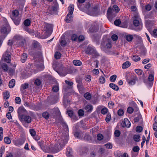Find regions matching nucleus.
Here are the masks:
<instances>
[{
    "label": "nucleus",
    "mask_w": 157,
    "mask_h": 157,
    "mask_svg": "<svg viewBox=\"0 0 157 157\" xmlns=\"http://www.w3.org/2000/svg\"><path fill=\"white\" fill-rule=\"evenodd\" d=\"M67 133H60L58 136V144H56L54 146L50 148V151L53 153L59 152L65 146L68 140Z\"/></svg>",
    "instance_id": "nucleus-1"
},
{
    "label": "nucleus",
    "mask_w": 157,
    "mask_h": 157,
    "mask_svg": "<svg viewBox=\"0 0 157 157\" xmlns=\"http://www.w3.org/2000/svg\"><path fill=\"white\" fill-rule=\"evenodd\" d=\"M44 26L43 31L44 32V36L41 37L42 39H45L49 36L52 34L53 30L52 26L51 24L44 22Z\"/></svg>",
    "instance_id": "nucleus-2"
},
{
    "label": "nucleus",
    "mask_w": 157,
    "mask_h": 157,
    "mask_svg": "<svg viewBox=\"0 0 157 157\" xmlns=\"http://www.w3.org/2000/svg\"><path fill=\"white\" fill-rule=\"evenodd\" d=\"M86 52L88 54H91L95 58H97L99 55L95 49L91 47H88L86 50Z\"/></svg>",
    "instance_id": "nucleus-3"
},
{
    "label": "nucleus",
    "mask_w": 157,
    "mask_h": 157,
    "mask_svg": "<svg viewBox=\"0 0 157 157\" xmlns=\"http://www.w3.org/2000/svg\"><path fill=\"white\" fill-rule=\"evenodd\" d=\"M117 13L116 11L112 10L110 7H109L107 11V17L109 19L111 20L116 16Z\"/></svg>",
    "instance_id": "nucleus-4"
},
{
    "label": "nucleus",
    "mask_w": 157,
    "mask_h": 157,
    "mask_svg": "<svg viewBox=\"0 0 157 157\" xmlns=\"http://www.w3.org/2000/svg\"><path fill=\"white\" fill-rule=\"evenodd\" d=\"M112 47L110 42H107L106 41H103L101 43V48L103 51H105L106 49H109Z\"/></svg>",
    "instance_id": "nucleus-5"
},
{
    "label": "nucleus",
    "mask_w": 157,
    "mask_h": 157,
    "mask_svg": "<svg viewBox=\"0 0 157 157\" xmlns=\"http://www.w3.org/2000/svg\"><path fill=\"white\" fill-rule=\"evenodd\" d=\"M134 25L136 27L138 26L136 28L135 30L136 31H139L141 30L142 29L143 26L141 25H140V22L138 19H134L133 21Z\"/></svg>",
    "instance_id": "nucleus-6"
},
{
    "label": "nucleus",
    "mask_w": 157,
    "mask_h": 157,
    "mask_svg": "<svg viewBox=\"0 0 157 157\" xmlns=\"http://www.w3.org/2000/svg\"><path fill=\"white\" fill-rule=\"evenodd\" d=\"M2 59H3L7 63L10 62L11 60L10 56L8 53V52L6 51L3 55Z\"/></svg>",
    "instance_id": "nucleus-7"
},
{
    "label": "nucleus",
    "mask_w": 157,
    "mask_h": 157,
    "mask_svg": "<svg viewBox=\"0 0 157 157\" xmlns=\"http://www.w3.org/2000/svg\"><path fill=\"white\" fill-rule=\"evenodd\" d=\"M25 141L24 139H19L15 140L14 142V144L16 146L19 147L23 144Z\"/></svg>",
    "instance_id": "nucleus-8"
},
{
    "label": "nucleus",
    "mask_w": 157,
    "mask_h": 157,
    "mask_svg": "<svg viewBox=\"0 0 157 157\" xmlns=\"http://www.w3.org/2000/svg\"><path fill=\"white\" fill-rule=\"evenodd\" d=\"M98 13V7H95L91 11H89L87 12V13L90 15L92 16H95L97 15Z\"/></svg>",
    "instance_id": "nucleus-9"
},
{
    "label": "nucleus",
    "mask_w": 157,
    "mask_h": 157,
    "mask_svg": "<svg viewBox=\"0 0 157 157\" xmlns=\"http://www.w3.org/2000/svg\"><path fill=\"white\" fill-rule=\"evenodd\" d=\"M33 56L34 59L35 61H37V59L39 60L41 58V53L40 50H38L36 52L33 54Z\"/></svg>",
    "instance_id": "nucleus-10"
},
{
    "label": "nucleus",
    "mask_w": 157,
    "mask_h": 157,
    "mask_svg": "<svg viewBox=\"0 0 157 157\" xmlns=\"http://www.w3.org/2000/svg\"><path fill=\"white\" fill-rule=\"evenodd\" d=\"M131 125V123L128 120L127 118H125L124 120V121L123 122L122 126L123 127H126L129 128L130 127Z\"/></svg>",
    "instance_id": "nucleus-11"
},
{
    "label": "nucleus",
    "mask_w": 157,
    "mask_h": 157,
    "mask_svg": "<svg viewBox=\"0 0 157 157\" xmlns=\"http://www.w3.org/2000/svg\"><path fill=\"white\" fill-rule=\"evenodd\" d=\"M32 45L35 49L40 50L41 48L39 43L36 41H33L32 43Z\"/></svg>",
    "instance_id": "nucleus-12"
},
{
    "label": "nucleus",
    "mask_w": 157,
    "mask_h": 157,
    "mask_svg": "<svg viewBox=\"0 0 157 157\" xmlns=\"http://www.w3.org/2000/svg\"><path fill=\"white\" fill-rule=\"evenodd\" d=\"M72 14L68 13L66 17L65 21L67 23H70L72 21L73 17L72 16Z\"/></svg>",
    "instance_id": "nucleus-13"
},
{
    "label": "nucleus",
    "mask_w": 157,
    "mask_h": 157,
    "mask_svg": "<svg viewBox=\"0 0 157 157\" xmlns=\"http://www.w3.org/2000/svg\"><path fill=\"white\" fill-rule=\"evenodd\" d=\"M66 154L67 157H72L73 152L72 149L70 148H67Z\"/></svg>",
    "instance_id": "nucleus-14"
},
{
    "label": "nucleus",
    "mask_w": 157,
    "mask_h": 157,
    "mask_svg": "<svg viewBox=\"0 0 157 157\" xmlns=\"http://www.w3.org/2000/svg\"><path fill=\"white\" fill-rule=\"evenodd\" d=\"M24 121L28 123H30L31 121V117L29 116L25 115L23 117Z\"/></svg>",
    "instance_id": "nucleus-15"
},
{
    "label": "nucleus",
    "mask_w": 157,
    "mask_h": 157,
    "mask_svg": "<svg viewBox=\"0 0 157 157\" xmlns=\"http://www.w3.org/2000/svg\"><path fill=\"white\" fill-rule=\"evenodd\" d=\"M93 109V106L91 105H86L85 107V109L86 111L89 112H91L92 111Z\"/></svg>",
    "instance_id": "nucleus-16"
},
{
    "label": "nucleus",
    "mask_w": 157,
    "mask_h": 157,
    "mask_svg": "<svg viewBox=\"0 0 157 157\" xmlns=\"http://www.w3.org/2000/svg\"><path fill=\"white\" fill-rule=\"evenodd\" d=\"M27 58V55L26 53H24L21 57V61L23 63H24L26 60Z\"/></svg>",
    "instance_id": "nucleus-17"
},
{
    "label": "nucleus",
    "mask_w": 157,
    "mask_h": 157,
    "mask_svg": "<svg viewBox=\"0 0 157 157\" xmlns=\"http://www.w3.org/2000/svg\"><path fill=\"white\" fill-rule=\"evenodd\" d=\"M109 86L110 88L116 91H117L119 90L118 87L116 85L113 83H110Z\"/></svg>",
    "instance_id": "nucleus-18"
},
{
    "label": "nucleus",
    "mask_w": 157,
    "mask_h": 157,
    "mask_svg": "<svg viewBox=\"0 0 157 157\" xmlns=\"http://www.w3.org/2000/svg\"><path fill=\"white\" fill-rule=\"evenodd\" d=\"M131 65V63L129 61H126L124 63L122 66L123 69H125Z\"/></svg>",
    "instance_id": "nucleus-19"
},
{
    "label": "nucleus",
    "mask_w": 157,
    "mask_h": 157,
    "mask_svg": "<svg viewBox=\"0 0 157 157\" xmlns=\"http://www.w3.org/2000/svg\"><path fill=\"white\" fill-rule=\"evenodd\" d=\"M115 155L116 157H128V155L126 153L121 154L116 153H115Z\"/></svg>",
    "instance_id": "nucleus-20"
},
{
    "label": "nucleus",
    "mask_w": 157,
    "mask_h": 157,
    "mask_svg": "<svg viewBox=\"0 0 157 157\" xmlns=\"http://www.w3.org/2000/svg\"><path fill=\"white\" fill-rule=\"evenodd\" d=\"M3 98L5 100L8 99L10 96V93L8 91H6L3 93Z\"/></svg>",
    "instance_id": "nucleus-21"
},
{
    "label": "nucleus",
    "mask_w": 157,
    "mask_h": 157,
    "mask_svg": "<svg viewBox=\"0 0 157 157\" xmlns=\"http://www.w3.org/2000/svg\"><path fill=\"white\" fill-rule=\"evenodd\" d=\"M15 81L14 79H12L9 82V86L10 88H13L15 85Z\"/></svg>",
    "instance_id": "nucleus-22"
},
{
    "label": "nucleus",
    "mask_w": 157,
    "mask_h": 157,
    "mask_svg": "<svg viewBox=\"0 0 157 157\" xmlns=\"http://www.w3.org/2000/svg\"><path fill=\"white\" fill-rule=\"evenodd\" d=\"M74 7V6L73 5L71 4L70 5L68 8V9L69 10V12L68 13L70 14H72L73 12Z\"/></svg>",
    "instance_id": "nucleus-23"
},
{
    "label": "nucleus",
    "mask_w": 157,
    "mask_h": 157,
    "mask_svg": "<svg viewBox=\"0 0 157 157\" xmlns=\"http://www.w3.org/2000/svg\"><path fill=\"white\" fill-rule=\"evenodd\" d=\"M77 87L80 92L81 93H83V92H84L85 90V87L82 85H78Z\"/></svg>",
    "instance_id": "nucleus-24"
},
{
    "label": "nucleus",
    "mask_w": 157,
    "mask_h": 157,
    "mask_svg": "<svg viewBox=\"0 0 157 157\" xmlns=\"http://www.w3.org/2000/svg\"><path fill=\"white\" fill-rule=\"evenodd\" d=\"M73 63L74 65L76 66H80L82 64L81 61L78 60H74Z\"/></svg>",
    "instance_id": "nucleus-25"
},
{
    "label": "nucleus",
    "mask_w": 157,
    "mask_h": 157,
    "mask_svg": "<svg viewBox=\"0 0 157 157\" xmlns=\"http://www.w3.org/2000/svg\"><path fill=\"white\" fill-rule=\"evenodd\" d=\"M21 20V18H18L17 17H15L13 19V20L14 22V23L16 25H18L19 24Z\"/></svg>",
    "instance_id": "nucleus-26"
},
{
    "label": "nucleus",
    "mask_w": 157,
    "mask_h": 157,
    "mask_svg": "<svg viewBox=\"0 0 157 157\" xmlns=\"http://www.w3.org/2000/svg\"><path fill=\"white\" fill-rule=\"evenodd\" d=\"M41 149L44 151L47 152L48 151H50V148L44 144L43 146L42 147Z\"/></svg>",
    "instance_id": "nucleus-27"
},
{
    "label": "nucleus",
    "mask_w": 157,
    "mask_h": 157,
    "mask_svg": "<svg viewBox=\"0 0 157 157\" xmlns=\"http://www.w3.org/2000/svg\"><path fill=\"white\" fill-rule=\"evenodd\" d=\"M29 87V84L28 83L22 84L21 86L20 90L21 91L27 89Z\"/></svg>",
    "instance_id": "nucleus-28"
},
{
    "label": "nucleus",
    "mask_w": 157,
    "mask_h": 157,
    "mask_svg": "<svg viewBox=\"0 0 157 157\" xmlns=\"http://www.w3.org/2000/svg\"><path fill=\"white\" fill-rule=\"evenodd\" d=\"M24 105L25 106L29 107L30 108H32L33 107L35 106L34 104L33 103H28V102H25L24 104Z\"/></svg>",
    "instance_id": "nucleus-29"
},
{
    "label": "nucleus",
    "mask_w": 157,
    "mask_h": 157,
    "mask_svg": "<svg viewBox=\"0 0 157 157\" xmlns=\"http://www.w3.org/2000/svg\"><path fill=\"white\" fill-rule=\"evenodd\" d=\"M84 97L87 100H90L91 98V95L89 93L87 92L84 94Z\"/></svg>",
    "instance_id": "nucleus-30"
},
{
    "label": "nucleus",
    "mask_w": 157,
    "mask_h": 157,
    "mask_svg": "<svg viewBox=\"0 0 157 157\" xmlns=\"http://www.w3.org/2000/svg\"><path fill=\"white\" fill-rule=\"evenodd\" d=\"M133 38V36L131 35H128L126 36V40L128 41H131Z\"/></svg>",
    "instance_id": "nucleus-31"
},
{
    "label": "nucleus",
    "mask_w": 157,
    "mask_h": 157,
    "mask_svg": "<svg viewBox=\"0 0 157 157\" xmlns=\"http://www.w3.org/2000/svg\"><path fill=\"white\" fill-rule=\"evenodd\" d=\"M111 9L117 13L120 10V9H119V7L116 5H114L113 6L112 8H111Z\"/></svg>",
    "instance_id": "nucleus-32"
},
{
    "label": "nucleus",
    "mask_w": 157,
    "mask_h": 157,
    "mask_svg": "<svg viewBox=\"0 0 157 157\" xmlns=\"http://www.w3.org/2000/svg\"><path fill=\"white\" fill-rule=\"evenodd\" d=\"M117 77V75H115L111 76L109 78L110 81L112 82H114L116 79Z\"/></svg>",
    "instance_id": "nucleus-33"
},
{
    "label": "nucleus",
    "mask_w": 157,
    "mask_h": 157,
    "mask_svg": "<svg viewBox=\"0 0 157 157\" xmlns=\"http://www.w3.org/2000/svg\"><path fill=\"white\" fill-rule=\"evenodd\" d=\"M140 136L139 135H135L133 136V139L136 142H139L140 140Z\"/></svg>",
    "instance_id": "nucleus-34"
},
{
    "label": "nucleus",
    "mask_w": 157,
    "mask_h": 157,
    "mask_svg": "<svg viewBox=\"0 0 157 157\" xmlns=\"http://www.w3.org/2000/svg\"><path fill=\"white\" fill-rule=\"evenodd\" d=\"M4 141L5 143L7 144H10L11 142L10 139L8 137H6L4 138Z\"/></svg>",
    "instance_id": "nucleus-35"
},
{
    "label": "nucleus",
    "mask_w": 157,
    "mask_h": 157,
    "mask_svg": "<svg viewBox=\"0 0 157 157\" xmlns=\"http://www.w3.org/2000/svg\"><path fill=\"white\" fill-rule=\"evenodd\" d=\"M30 21L28 19H26L24 22L25 25L26 26H29L30 24Z\"/></svg>",
    "instance_id": "nucleus-36"
},
{
    "label": "nucleus",
    "mask_w": 157,
    "mask_h": 157,
    "mask_svg": "<svg viewBox=\"0 0 157 157\" xmlns=\"http://www.w3.org/2000/svg\"><path fill=\"white\" fill-rule=\"evenodd\" d=\"M74 136L78 139H81V133L79 132H76L74 134Z\"/></svg>",
    "instance_id": "nucleus-37"
},
{
    "label": "nucleus",
    "mask_w": 157,
    "mask_h": 157,
    "mask_svg": "<svg viewBox=\"0 0 157 157\" xmlns=\"http://www.w3.org/2000/svg\"><path fill=\"white\" fill-rule=\"evenodd\" d=\"M59 86L58 85L52 87V90L53 92H57L59 90Z\"/></svg>",
    "instance_id": "nucleus-38"
},
{
    "label": "nucleus",
    "mask_w": 157,
    "mask_h": 157,
    "mask_svg": "<svg viewBox=\"0 0 157 157\" xmlns=\"http://www.w3.org/2000/svg\"><path fill=\"white\" fill-rule=\"evenodd\" d=\"M100 83L101 84H104L105 82V79L103 76H101L99 78Z\"/></svg>",
    "instance_id": "nucleus-39"
},
{
    "label": "nucleus",
    "mask_w": 157,
    "mask_h": 157,
    "mask_svg": "<svg viewBox=\"0 0 157 157\" xmlns=\"http://www.w3.org/2000/svg\"><path fill=\"white\" fill-rule=\"evenodd\" d=\"M61 56L60 53L58 52H56L55 54V57L56 59H59Z\"/></svg>",
    "instance_id": "nucleus-40"
},
{
    "label": "nucleus",
    "mask_w": 157,
    "mask_h": 157,
    "mask_svg": "<svg viewBox=\"0 0 157 157\" xmlns=\"http://www.w3.org/2000/svg\"><path fill=\"white\" fill-rule=\"evenodd\" d=\"M115 136L116 137H119L121 135V132L118 130H116L114 132Z\"/></svg>",
    "instance_id": "nucleus-41"
},
{
    "label": "nucleus",
    "mask_w": 157,
    "mask_h": 157,
    "mask_svg": "<svg viewBox=\"0 0 157 157\" xmlns=\"http://www.w3.org/2000/svg\"><path fill=\"white\" fill-rule=\"evenodd\" d=\"M0 31L3 33H6L7 32V29L5 27H2L1 28Z\"/></svg>",
    "instance_id": "nucleus-42"
},
{
    "label": "nucleus",
    "mask_w": 157,
    "mask_h": 157,
    "mask_svg": "<svg viewBox=\"0 0 157 157\" xmlns=\"http://www.w3.org/2000/svg\"><path fill=\"white\" fill-rule=\"evenodd\" d=\"M42 116L46 119H48L49 117V114L47 112H44L42 114Z\"/></svg>",
    "instance_id": "nucleus-43"
},
{
    "label": "nucleus",
    "mask_w": 157,
    "mask_h": 157,
    "mask_svg": "<svg viewBox=\"0 0 157 157\" xmlns=\"http://www.w3.org/2000/svg\"><path fill=\"white\" fill-rule=\"evenodd\" d=\"M114 105V103L112 101H110L108 104V105L109 108L112 109L113 108Z\"/></svg>",
    "instance_id": "nucleus-44"
},
{
    "label": "nucleus",
    "mask_w": 157,
    "mask_h": 157,
    "mask_svg": "<svg viewBox=\"0 0 157 157\" xmlns=\"http://www.w3.org/2000/svg\"><path fill=\"white\" fill-rule=\"evenodd\" d=\"M132 150L134 152H138L140 150V148L138 146H134L133 147Z\"/></svg>",
    "instance_id": "nucleus-45"
},
{
    "label": "nucleus",
    "mask_w": 157,
    "mask_h": 157,
    "mask_svg": "<svg viewBox=\"0 0 157 157\" xmlns=\"http://www.w3.org/2000/svg\"><path fill=\"white\" fill-rule=\"evenodd\" d=\"M61 124L63 126L64 128L66 131H67L68 130V127L67 124L64 122L62 121Z\"/></svg>",
    "instance_id": "nucleus-46"
},
{
    "label": "nucleus",
    "mask_w": 157,
    "mask_h": 157,
    "mask_svg": "<svg viewBox=\"0 0 157 157\" xmlns=\"http://www.w3.org/2000/svg\"><path fill=\"white\" fill-rule=\"evenodd\" d=\"M71 40L73 41H76L78 39V36L76 34H73L72 35Z\"/></svg>",
    "instance_id": "nucleus-47"
},
{
    "label": "nucleus",
    "mask_w": 157,
    "mask_h": 157,
    "mask_svg": "<svg viewBox=\"0 0 157 157\" xmlns=\"http://www.w3.org/2000/svg\"><path fill=\"white\" fill-rule=\"evenodd\" d=\"M41 83V82L40 80L36 79L35 80L34 84L37 86H39Z\"/></svg>",
    "instance_id": "nucleus-48"
},
{
    "label": "nucleus",
    "mask_w": 157,
    "mask_h": 157,
    "mask_svg": "<svg viewBox=\"0 0 157 157\" xmlns=\"http://www.w3.org/2000/svg\"><path fill=\"white\" fill-rule=\"evenodd\" d=\"M132 59L134 61L136 62H137L139 61L140 60V58L138 56H134L132 58Z\"/></svg>",
    "instance_id": "nucleus-49"
},
{
    "label": "nucleus",
    "mask_w": 157,
    "mask_h": 157,
    "mask_svg": "<svg viewBox=\"0 0 157 157\" xmlns=\"http://www.w3.org/2000/svg\"><path fill=\"white\" fill-rule=\"evenodd\" d=\"M118 114L120 116H122L124 114V112L122 109H119L117 112Z\"/></svg>",
    "instance_id": "nucleus-50"
},
{
    "label": "nucleus",
    "mask_w": 157,
    "mask_h": 157,
    "mask_svg": "<svg viewBox=\"0 0 157 157\" xmlns=\"http://www.w3.org/2000/svg\"><path fill=\"white\" fill-rule=\"evenodd\" d=\"M97 138L98 140H101L103 139V136L102 134H98L97 136Z\"/></svg>",
    "instance_id": "nucleus-51"
},
{
    "label": "nucleus",
    "mask_w": 157,
    "mask_h": 157,
    "mask_svg": "<svg viewBox=\"0 0 157 157\" xmlns=\"http://www.w3.org/2000/svg\"><path fill=\"white\" fill-rule=\"evenodd\" d=\"M135 72L138 75H141L142 74V71L140 69H135Z\"/></svg>",
    "instance_id": "nucleus-52"
},
{
    "label": "nucleus",
    "mask_w": 157,
    "mask_h": 157,
    "mask_svg": "<svg viewBox=\"0 0 157 157\" xmlns=\"http://www.w3.org/2000/svg\"><path fill=\"white\" fill-rule=\"evenodd\" d=\"M133 109L131 107H128L127 109L128 112L130 114L132 113L133 112Z\"/></svg>",
    "instance_id": "nucleus-53"
},
{
    "label": "nucleus",
    "mask_w": 157,
    "mask_h": 157,
    "mask_svg": "<svg viewBox=\"0 0 157 157\" xmlns=\"http://www.w3.org/2000/svg\"><path fill=\"white\" fill-rule=\"evenodd\" d=\"M142 130V127L140 126H138L136 128V131L138 132H141Z\"/></svg>",
    "instance_id": "nucleus-54"
},
{
    "label": "nucleus",
    "mask_w": 157,
    "mask_h": 157,
    "mask_svg": "<svg viewBox=\"0 0 157 157\" xmlns=\"http://www.w3.org/2000/svg\"><path fill=\"white\" fill-rule=\"evenodd\" d=\"M15 101L16 103L20 104L21 103V99L20 97H17L15 98Z\"/></svg>",
    "instance_id": "nucleus-55"
},
{
    "label": "nucleus",
    "mask_w": 157,
    "mask_h": 157,
    "mask_svg": "<svg viewBox=\"0 0 157 157\" xmlns=\"http://www.w3.org/2000/svg\"><path fill=\"white\" fill-rule=\"evenodd\" d=\"M85 79L87 82H90L91 80V77L90 75H87L85 76Z\"/></svg>",
    "instance_id": "nucleus-56"
},
{
    "label": "nucleus",
    "mask_w": 157,
    "mask_h": 157,
    "mask_svg": "<svg viewBox=\"0 0 157 157\" xmlns=\"http://www.w3.org/2000/svg\"><path fill=\"white\" fill-rule=\"evenodd\" d=\"M108 112V109L106 108H103L101 110V113L103 114H106Z\"/></svg>",
    "instance_id": "nucleus-57"
},
{
    "label": "nucleus",
    "mask_w": 157,
    "mask_h": 157,
    "mask_svg": "<svg viewBox=\"0 0 157 157\" xmlns=\"http://www.w3.org/2000/svg\"><path fill=\"white\" fill-rule=\"evenodd\" d=\"M121 23V21L119 19L116 20L114 21V24L116 26H118Z\"/></svg>",
    "instance_id": "nucleus-58"
},
{
    "label": "nucleus",
    "mask_w": 157,
    "mask_h": 157,
    "mask_svg": "<svg viewBox=\"0 0 157 157\" xmlns=\"http://www.w3.org/2000/svg\"><path fill=\"white\" fill-rule=\"evenodd\" d=\"M6 116L7 118L9 120L12 119V116L10 112H9L6 113Z\"/></svg>",
    "instance_id": "nucleus-59"
},
{
    "label": "nucleus",
    "mask_w": 157,
    "mask_h": 157,
    "mask_svg": "<svg viewBox=\"0 0 157 157\" xmlns=\"http://www.w3.org/2000/svg\"><path fill=\"white\" fill-rule=\"evenodd\" d=\"M153 128L154 130L155 131H157V122H155L153 124Z\"/></svg>",
    "instance_id": "nucleus-60"
},
{
    "label": "nucleus",
    "mask_w": 157,
    "mask_h": 157,
    "mask_svg": "<svg viewBox=\"0 0 157 157\" xmlns=\"http://www.w3.org/2000/svg\"><path fill=\"white\" fill-rule=\"evenodd\" d=\"M111 118V115L110 114H108L107 115V117L105 119V120L106 122H109Z\"/></svg>",
    "instance_id": "nucleus-61"
},
{
    "label": "nucleus",
    "mask_w": 157,
    "mask_h": 157,
    "mask_svg": "<svg viewBox=\"0 0 157 157\" xmlns=\"http://www.w3.org/2000/svg\"><path fill=\"white\" fill-rule=\"evenodd\" d=\"M111 38L113 40L116 41L117 40L118 36L117 35L113 34L111 36Z\"/></svg>",
    "instance_id": "nucleus-62"
},
{
    "label": "nucleus",
    "mask_w": 157,
    "mask_h": 157,
    "mask_svg": "<svg viewBox=\"0 0 157 157\" xmlns=\"http://www.w3.org/2000/svg\"><path fill=\"white\" fill-rule=\"evenodd\" d=\"M84 112L82 109H79L78 111V114L79 116H82L84 114Z\"/></svg>",
    "instance_id": "nucleus-63"
},
{
    "label": "nucleus",
    "mask_w": 157,
    "mask_h": 157,
    "mask_svg": "<svg viewBox=\"0 0 157 157\" xmlns=\"http://www.w3.org/2000/svg\"><path fill=\"white\" fill-rule=\"evenodd\" d=\"M38 144L40 146V148H41L44 145V142L43 141H39L38 142Z\"/></svg>",
    "instance_id": "nucleus-64"
}]
</instances>
